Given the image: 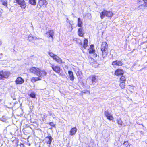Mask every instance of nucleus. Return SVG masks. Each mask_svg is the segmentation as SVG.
<instances>
[{"label":"nucleus","mask_w":147,"mask_h":147,"mask_svg":"<svg viewBox=\"0 0 147 147\" xmlns=\"http://www.w3.org/2000/svg\"><path fill=\"white\" fill-rule=\"evenodd\" d=\"M53 138L50 136H49L46 137L45 138V142L48 144V146H49L51 144Z\"/></svg>","instance_id":"nucleus-8"},{"label":"nucleus","mask_w":147,"mask_h":147,"mask_svg":"<svg viewBox=\"0 0 147 147\" xmlns=\"http://www.w3.org/2000/svg\"><path fill=\"white\" fill-rule=\"evenodd\" d=\"M1 1L2 2V5L4 6H6L7 8V0H1Z\"/></svg>","instance_id":"nucleus-25"},{"label":"nucleus","mask_w":147,"mask_h":147,"mask_svg":"<svg viewBox=\"0 0 147 147\" xmlns=\"http://www.w3.org/2000/svg\"><path fill=\"white\" fill-rule=\"evenodd\" d=\"M28 39L29 41H32L34 40H37L40 41L42 40V39L40 38H38L36 36H33L32 35L30 34L28 36Z\"/></svg>","instance_id":"nucleus-9"},{"label":"nucleus","mask_w":147,"mask_h":147,"mask_svg":"<svg viewBox=\"0 0 147 147\" xmlns=\"http://www.w3.org/2000/svg\"><path fill=\"white\" fill-rule=\"evenodd\" d=\"M117 123L119 125H120L119 127L121 126L122 125V122L120 119H117Z\"/></svg>","instance_id":"nucleus-26"},{"label":"nucleus","mask_w":147,"mask_h":147,"mask_svg":"<svg viewBox=\"0 0 147 147\" xmlns=\"http://www.w3.org/2000/svg\"><path fill=\"white\" fill-rule=\"evenodd\" d=\"M71 30H72V29H73L72 26H71Z\"/></svg>","instance_id":"nucleus-41"},{"label":"nucleus","mask_w":147,"mask_h":147,"mask_svg":"<svg viewBox=\"0 0 147 147\" xmlns=\"http://www.w3.org/2000/svg\"><path fill=\"white\" fill-rule=\"evenodd\" d=\"M146 144H147V141H146Z\"/></svg>","instance_id":"nucleus-43"},{"label":"nucleus","mask_w":147,"mask_h":147,"mask_svg":"<svg viewBox=\"0 0 147 147\" xmlns=\"http://www.w3.org/2000/svg\"><path fill=\"white\" fill-rule=\"evenodd\" d=\"M146 4H147V0H143Z\"/></svg>","instance_id":"nucleus-37"},{"label":"nucleus","mask_w":147,"mask_h":147,"mask_svg":"<svg viewBox=\"0 0 147 147\" xmlns=\"http://www.w3.org/2000/svg\"><path fill=\"white\" fill-rule=\"evenodd\" d=\"M90 49H94V45H90Z\"/></svg>","instance_id":"nucleus-36"},{"label":"nucleus","mask_w":147,"mask_h":147,"mask_svg":"<svg viewBox=\"0 0 147 147\" xmlns=\"http://www.w3.org/2000/svg\"><path fill=\"white\" fill-rule=\"evenodd\" d=\"M78 26L79 27H82V21L80 18H79L78 19Z\"/></svg>","instance_id":"nucleus-20"},{"label":"nucleus","mask_w":147,"mask_h":147,"mask_svg":"<svg viewBox=\"0 0 147 147\" xmlns=\"http://www.w3.org/2000/svg\"><path fill=\"white\" fill-rule=\"evenodd\" d=\"M120 86L122 89L124 88H125V83H120Z\"/></svg>","instance_id":"nucleus-30"},{"label":"nucleus","mask_w":147,"mask_h":147,"mask_svg":"<svg viewBox=\"0 0 147 147\" xmlns=\"http://www.w3.org/2000/svg\"><path fill=\"white\" fill-rule=\"evenodd\" d=\"M2 44V43L0 41V45H1Z\"/></svg>","instance_id":"nucleus-42"},{"label":"nucleus","mask_w":147,"mask_h":147,"mask_svg":"<svg viewBox=\"0 0 147 147\" xmlns=\"http://www.w3.org/2000/svg\"><path fill=\"white\" fill-rule=\"evenodd\" d=\"M112 64L113 66H122L123 63L120 61L116 60L113 61L112 63Z\"/></svg>","instance_id":"nucleus-13"},{"label":"nucleus","mask_w":147,"mask_h":147,"mask_svg":"<svg viewBox=\"0 0 147 147\" xmlns=\"http://www.w3.org/2000/svg\"><path fill=\"white\" fill-rule=\"evenodd\" d=\"M123 73V70L119 69H117L115 72V74L116 75H122Z\"/></svg>","instance_id":"nucleus-16"},{"label":"nucleus","mask_w":147,"mask_h":147,"mask_svg":"<svg viewBox=\"0 0 147 147\" xmlns=\"http://www.w3.org/2000/svg\"><path fill=\"white\" fill-rule=\"evenodd\" d=\"M36 40V42H42V40H41V41H40V40Z\"/></svg>","instance_id":"nucleus-38"},{"label":"nucleus","mask_w":147,"mask_h":147,"mask_svg":"<svg viewBox=\"0 0 147 147\" xmlns=\"http://www.w3.org/2000/svg\"><path fill=\"white\" fill-rule=\"evenodd\" d=\"M78 34L80 36L82 37L83 36L84 33L83 31V29L81 28H80L78 30Z\"/></svg>","instance_id":"nucleus-19"},{"label":"nucleus","mask_w":147,"mask_h":147,"mask_svg":"<svg viewBox=\"0 0 147 147\" xmlns=\"http://www.w3.org/2000/svg\"><path fill=\"white\" fill-rule=\"evenodd\" d=\"M29 3L33 5H35L36 4V0H29Z\"/></svg>","instance_id":"nucleus-24"},{"label":"nucleus","mask_w":147,"mask_h":147,"mask_svg":"<svg viewBox=\"0 0 147 147\" xmlns=\"http://www.w3.org/2000/svg\"><path fill=\"white\" fill-rule=\"evenodd\" d=\"M113 13L111 11H107L104 10L100 14V18L102 19H103L106 16L107 17H111L113 15Z\"/></svg>","instance_id":"nucleus-4"},{"label":"nucleus","mask_w":147,"mask_h":147,"mask_svg":"<svg viewBox=\"0 0 147 147\" xmlns=\"http://www.w3.org/2000/svg\"><path fill=\"white\" fill-rule=\"evenodd\" d=\"M98 80V77L95 75L90 76L88 78L87 82L90 85H94L96 82Z\"/></svg>","instance_id":"nucleus-3"},{"label":"nucleus","mask_w":147,"mask_h":147,"mask_svg":"<svg viewBox=\"0 0 147 147\" xmlns=\"http://www.w3.org/2000/svg\"><path fill=\"white\" fill-rule=\"evenodd\" d=\"M51 67L52 69L57 73H59L60 72V68L58 66H55L53 64H51Z\"/></svg>","instance_id":"nucleus-12"},{"label":"nucleus","mask_w":147,"mask_h":147,"mask_svg":"<svg viewBox=\"0 0 147 147\" xmlns=\"http://www.w3.org/2000/svg\"><path fill=\"white\" fill-rule=\"evenodd\" d=\"M89 52L90 53H93L95 52V50L92 49H88Z\"/></svg>","instance_id":"nucleus-29"},{"label":"nucleus","mask_w":147,"mask_h":147,"mask_svg":"<svg viewBox=\"0 0 147 147\" xmlns=\"http://www.w3.org/2000/svg\"><path fill=\"white\" fill-rule=\"evenodd\" d=\"M105 115L107 117V119L109 120H112L113 119L112 115L110 113H109L107 111H105Z\"/></svg>","instance_id":"nucleus-11"},{"label":"nucleus","mask_w":147,"mask_h":147,"mask_svg":"<svg viewBox=\"0 0 147 147\" xmlns=\"http://www.w3.org/2000/svg\"><path fill=\"white\" fill-rule=\"evenodd\" d=\"M24 82V80L21 77H18L15 81V83L16 84H21Z\"/></svg>","instance_id":"nucleus-10"},{"label":"nucleus","mask_w":147,"mask_h":147,"mask_svg":"<svg viewBox=\"0 0 147 147\" xmlns=\"http://www.w3.org/2000/svg\"><path fill=\"white\" fill-rule=\"evenodd\" d=\"M88 41L87 39H85L84 41L83 47L85 49L88 46Z\"/></svg>","instance_id":"nucleus-21"},{"label":"nucleus","mask_w":147,"mask_h":147,"mask_svg":"<svg viewBox=\"0 0 147 147\" xmlns=\"http://www.w3.org/2000/svg\"><path fill=\"white\" fill-rule=\"evenodd\" d=\"M122 146L123 147H130V145L127 141H125Z\"/></svg>","instance_id":"nucleus-23"},{"label":"nucleus","mask_w":147,"mask_h":147,"mask_svg":"<svg viewBox=\"0 0 147 147\" xmlns=\"http://www.w3.org/2000/svg\"><path fill=\"white\" fill-rule=\"evenodd\" d=\"M67 20L66 21H67V22H68L69 21V20H68V19L67 18Z\"/></svg>","instance_id":"nucleus-40"},{"label":"nucleus","mask_w":147,"mask_h":147,"mask_svg":"<svg viewBox=\"0 0 147 147\" xmlns=\"http://www.w3.org/2000/svg\"><path fill=\"white\" fill-rule=\"evenodd\" d=\"M41 119L42 120H44L47 117V115L45 114H42L41 115Z\"/></svg>","instance_id":"nucleus-27"},{"label":"nucleus","mask_w":147,"mask_h":147,"mask_svg":"<svg viewBox=\"0 0 147 147\" xmlns=\"http://www.w3.org/2000/svg\"><path fill=\"white\" fill-rule=\"evenodd\" d=\"M53 59L59 63L61 64L62 63L61 59L57 55L55 56V57H54Z\"/></svg>","instance_id":"nucleus-17"},{"label":"nucleus","mask_w":147,"mask_h":147,"mask_svg":"<svg viewBox=\"0 0 147 147\" xmlns=\"http://www.w3.org/2000/svg\"><path fill=\"white\" fill-rule=\"evenodd\" d=\"M108 45L105 42H103L101 47L102 55L103 58L106 57L108 53Z\"/></svg>","instance_id":"nucleus-2"},{"label":"nucleus","mask_w":147,"mask_h":147,"mask_svg":"<svg viewBox=\"0 0 147 147\" xmlns=\"http://www.w3.org/2000/svg\"><path fill=\"white\" fill-rule=\"evenodd\" d=\"M30 72L36 75L40 78H43L46 75L47 73L44 70L35 67H33L30 69Z\"/></svg>","instance_id":"nucleus-1"},{"label":"nucleus","mask_w":147,"mask_h":147,"mask_svg":"<svg viewBox=\"0 0 147 147\" xmlns=\"http://www.w3.org/2000/svg\"><path fill=\"white\" fill-rule=\"evenodd\" d=\"M16 2L20 5V7L22 9H25L26 5V3L24 0H15Z\"/></svg>","instance_id":"nucleus-5"},{"label":"nucleus","mask_w":147,"mask_h":147,"mask_svg":"<svg viewBox=\"0 0 147 147\" xmlns=\"http://www.w3.org/2000/svg\"><path fill=\"white\" fill-rule=\"evenodd\" d=\"M54 34V31L51 30H49L45 34V36L47 37H51L53 40V36Z\"/></svg>","instance_id":"nucleus-7"},{"label":"nucleus","mask_w":147,"mask_h":147,"mask_svg":"<svg viewBox=\"0 0 147 147\" xmlns=\"http://www.w3.org/2000/svg\"><path fill=\"white\" fill-rule=\"evenodd\" d=\"M10 74V73L8 71H2L1 72H0V79L7 78Z\"/></svg>","instance_id":"nucleus-6"},{"label":"nucleus","mask_w":147,"mask_h":147,"mask_svg":"<svg viewBox=\"0 0 147 147\" xmlns=\"http://www.w3.org/2000/svg\"><path fill=\"white\" fill-rule=\"evenodd\" d=\"M134 87H133L130 86L129 88V90L131 92H133L134 91Z\"/></svg>","instance_id":"nucleus-32"},{"label":"nucleus","mask_w":147,"mask_h":147,"mask_svg":"<svg viewBox=\"0 0 147 147\" xmlns=\"http://www.w3.org/2000/svg\"><path fill=\"white\" fill-rule=\"evenodd\" d=\"M2 12H1V11H0V16H2Z\"/></svg>","instance_id":"nucleus-39"},{"label":"nucleus","mask_w":147,"mask_h":147,"mask_svg":"<svg viewBox=\"0 0 147 147\" xmlns=\"http://www.w3.org/2000/svg\"><path fill=\"white\" fill-rule=\"evenodd\" d=\"M69 78L71 80L73 81L74 79V77L73 72L71 71H68Z\"/></svg>","instance_id":"nucleus-18"},{"label":"nucleus","mask_w":147,"mask_h":147,"mask_svg":"<svg viewBox=\"0 0 147 147\" xmlns=\"http://www.w3.org/2000/svg\"><path fill=\"white\" fill-rule=\"evenodd\" d=\"M31 81L33 83L36 82V80H35V77H32L31 79Z\"/></svg>","instance_id":"nucleus-35"},{"label":"nucleus","mask_w":147,"mask_h":147,"mask_svg":"<svg viewBox=\"0 0 147 147\" xmlns=\"http://www.w3.org/2000/svg\"><path fill=\"white\" fill-rule=\"evenodd\" d=\"M83 92V93H85V92L84 91V92Z\"/></svg>","instance_id":"nucleus-44"},{"label":"nucleus","mask_w":147,"mask_h":147,"mask_svg":"<svg viewBox=\"0 0 147 147\" xmlns=\"http://www.w3.org/2000/svg\"><path fill=\"white\" fill-rule=\"evenodd\" d=\"M35 78L36 81V82L38 80H41V79L39 76L38 77H35Z\"/></svg>","instance_id":"nucleus-34"},{"label":"nucleus","mask_w":147,"mask_h":147,"mask_svg":"<svg viewBox=\"0 0 147 147\" xmlns=\"http://www.w3.org/2000/svg\"><path fill=\"white\" fill-rule=\"evenodd\" d=\"M49 56L52 57L53 59L55 57V56H56V55H55L52 52H50L49 53Z\"/></svg>","instance_id":"nucleus-28"},{"label":"nucleus","mask_w":147,"mask_h":147,"mask_svg":"<svg viewBox=\"0 0 147 147\" xmlns=\"http://www.w3.org/2000/svg\"><path fill=\"white\" fill-rule=\"evenodd\" d=\"M126 79L124 76H122L120 78V83H125Z\"/></svg>","instance_id":"nucleus-22"},{"label":"nucleus","mask_w":147,"mask_h":147,"mask_svg":"<svg viewBox=\"0 0 147 147\" xmlns=\"http://www.w3.org/2000/svg\"><path fill=\"white\" fill-rule=\"evenodd\" d=\"M30 96L32 98H34L35 97V95L34 93H32L30 95Z\"/></svg>","instance_id":"nucleus-31"},{"label":"nucleus","mask_w":147,"mask_h":147,"mask_svg":"<svg viewBox=\"0 0 147 147\" xmlns=\"http://www.w3.org/2000/svg\"><path fill=\"white\" fill-rule=\"evenodd\" d=\"M49 124L51 126H52V127H55V124L53 123V122H50L49 123Z\"/></svg>","instance_id":"nucleus-33"},{"label":"nucleus","mask_w":147,"mask_h":147,"mask_svg":"<svg viewBox=\"0 0 147 147\" xmlns=\"http://www.w3.org/2000/svg\"><path fill=\"white\" fill-rule=\"evenodd\" d=\"M77 129L76 127L71 128L70 131V135L73 136L75 135L77 131Z\"/></svg>","instance_id":"nucleus-14"},{"label":"nucleus","mask_w":147,"mask_h":147,"mask_svg":"<svg viewBox=\"0 0 147 147\" xmlns=\"http://www.w3.org/2000/svg\"><path fill=\"white\" fill-rule=\"evenodd\" d=\"M47 4L46 0H39L38 5L39 6L41 7L44 5H46Z\"/></svg>","instance_id":"nucleus-15"}]
</instances>
